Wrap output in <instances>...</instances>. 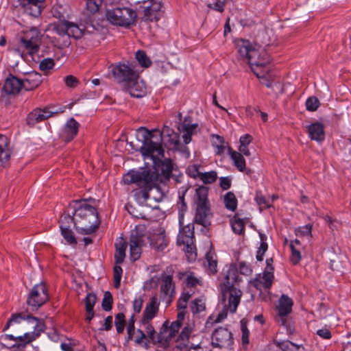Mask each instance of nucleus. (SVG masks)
<instances>
[{
  "mask_svg": "<svg viewBox=\"0 0 351 351\" xmlns=\"http://www.w3.org/2000/svg\"><path fill=\"white\" fill-rule=\"evenodd\" d=\"M159 176L156 171L139 168L131 169L123 177L125 184H135L141 190L136 191L134 197L136 202L143 206H152L148 201L152 198L156 202H160L163 194L158 185Z\"/></svg>",
  "mask_w": 351,
  "mask_h": 351,
  "instance_id": "f257e3e1",
  "label": "nucleus"
},
{
  "mask_svg": "<svg viewBox=\"0 0 351 351\" xmlns=\"http://www.w3.org/2000/svg\"><path fill=\"white\" fill-rule=\"evenodd\" d=\"M162 136L169 137V141L172 144L173 149L180 146L179 137L176 133L168 126L165 125L161 132H158L156 141H153L156 136L152 132L145 128L141 127L137 130V138L142 141L140 152L143 156H163L164 149L162 146Z\"/></svg>",
  "mask_w": 351,
  "mask_h": 351,
  "instance_id": "f03ea898",
  "label": "nucleus"
},
{
  "mask_svg": "<svg viewBox=\"0 0 351 351\" xmlns=\"http://www.w3.org/2000/svg\"><path fill=\"white\" fill-rule=\"evenodd\" d=\"M239 58L246 59L253 73L261 77L259 71L270 62L267 51L258 45H252L250 40L238 39L235 40Z\"/></svg>",
  "mask_w": 351,
  "mask_h": 351,
  "instance_id": "7ed1b4c3",
  "label": "nucleus"
},
{
  "mask_svg": "<svg viewBox=\"0 0 351 351\" xmlns=\"http://www.w3.org/2000/svg\"><path fill=\"white\" fill-rule=\"evenodd\" d=\"M79 206L75 209V228L78 233L90 234L94 232L100 224L96 208L86 204V200L79 201Z\"/></svg>",
  "mask_w": 351,
  "mask_h": 351,
  "instance_id": "20e7f679",
  "label": "nucleus"
},
{
  "mask_svg": "<svg viewBox=\"0 0 351 351\" xmlns=\"http://www.w3.org/2000/svg\"><path fill=\"white\" fill-rule=\"evenodd\" d=\"M208 195V187L200 186L196 189L193 198L195 206L193 221L202 226V231L209 230L213 217Z\"/></svg>",
  "mask_w": 351,
  "mask_h": 351,
  "instance_id": "39448f33",
  "label": "nucleus"
},
{
  "mask_svg": "<svg viewBox=\"0 0 351 351\" xmlns=\"http://www.w3.org/2000/svg\"><path fill=\"white\" fill-rule=\"evenodd\" d=\"M238 281L237 269L232 266L228 269L225 281L221 285V288L223 300H225L226 298H229V308L232 313L236 312L242 294L241 290L235 286Z\"/></svg>",
  "mask_w": 351,
  "mask_h": 351,
  "instance_id": "423d86ee",
  "label": "nucleus"
},
{
  "mask_svg": "<svg viewBox=\"0 0 351 351\" xmlns=\"http://www.w3.org/2000/svg\"><path fill=\"white\" fill-rule=\"evenodd\" d=\"M21 320H27L28 324H32V328L37 333L25 332L23 335L15 337V341L29 343L39 335L40 332L44 330V323L41 319L32 315H25L23 313L12 315L3 330H7L12 322L20 323Z\"/></svg>",
  "mask_w": 351,
  "mask_h": 351,
  "instance_id": "0eeeda50",
  "label": "nucleus"
},
{
  "mask_svg": "<svg viewBox=\"0 0 351 351\" xmlns=\"http://www.w3.org/2000/svg\"><path fill=\"white\" fill-rule=\"evenodd\" d=\"M106 16L107 20L113 25L129 27L134 23L136 13L130 8L118 6L108 9Z\"/></svg>",
  "mask_w": 351,
  "mask_h": 351,
  "instance_id": "6e6552de",
  "label": "nucleus"
},
{
  "mask_svg": "<svg viewBox=\"0 0 351 351\" xmlns=\"http://www.w3.org/2000/svg\"><path fill=\"white\" fill-rule=\"evenodd\" d=\"M150 235L143 226H136L131 232L130 249L131 258L135 261L140 258L142 248L149 243Z\"/></svg>",
  "mask_w": 351,
  "mask_h": 351,
  "instance_id": "1a4fd4ad",
  "label": "nucleus"
},
{
  "mask_svg": "<svg viewBox=\"0 0 351 351\" xmlns=\"http://www.w3.org/2000/svg\"><path fill=\"white\" fill-rule=\"evenodd\" d=\"M42 34L39 29L33 27L23 32V36L21 38L20 48H23L30 55H33L38 51Z\"/></svg>",
  "mask_w": 351,
  "mask_h": 351,
  "instance_id": "9d476101",
  "label": "nucleus"
},
{
  "mask_svg": "<svg viewBox=\"0 0 351 351\" xmlns=\"http://www.w3.org/2000/svg\"><path fill=\"white\" fill-rule=\"evenodd\" d=\"M49 300L47 289L43 283L34 285L27 298V304L32 311H37Z\"/></svg>",
  "mask_w": 351,
  "mask_h": 351,
  "instance_id": "9b49d317",
  "label": "nucleus"
},
{
  "mask_svg": "<svg viewBox=\"0 0 351 351\" xmlns=\"http://www.w3.org/2000/svg\"><path fill=\"white\" fill-rule=\"evenodd\" d=\"M112 73L119 82L125 83V84L138 77V73L134 71V64L129 62L119 63L112 69Z\"/></svg>",
  "mask_w": 351,
  "mask_h": 351,
  "instance_id": "f8f14e48",
  "label": "nucleus"
},
{
  "mask_svg": "<svg viewBox=\"0 0 351 351\" xmlns=\"http://www.w3.org/2000/svg\"><path fill=\"white\" fill-rule=\"evenodd\" d=\"M163 156H156L154 155L153 156H144V158H151L154 162V167L152 168L149 167H143L146 169H152L156 171L157 173H158L159 179L158 181L162 182V177L164 178L169 180L173 170V164L171 160L165 159L164 160H159V157H163Z\"/></svg>",
  "mask_w": 351,
  "mask_h": 351,
  "instance_id": "ddd939ff",
  "label": "nucleus"
},
{
  "mask_svg": "<svg viewBox=\"0 0 351 351\" xmlns=\"http://www.w3.org/2000/svg\"><path fill=\"white\" fill-rule=\"evenodd\" d=\"M182 325L178 322L174 321L169 324L168 320L165 321L162 324L159 333L157 334V342L169 344L176 337Z\"/></svg>",
  "mask_w": 351,
  "mask_h": 351,
  "instance_id": "4468645a",
  "label": "nucleus"
},
{
  "mask_svg": "<svg viewBox=\"0 0 351 351\" xmlns=\"http://www.w3.org/2000/svg\"><path fill=\"white\" fill-rule=\"evenodd\" d=\"M211 343L214 348H230L233 343L232 334L226 328L219 327L212 334Z\"/></svg>",
  "mask_w": 351,
  "mask_h": 351,
  "instance_id": "2eb2a0df",
  "label": "nucleus"
},
{
  "mask_svg": "<svg viewBox=\"0 0 351 351\" xmlns=\"http://www.w3.org/2000/svg\"><path fill=\"white\" fill-rule=\"evenodd\" d=\"M194 239V225L189 224L184 226L180 230L178 235L177 243L179 245H184L186 247V250L190 255L195 258L196 254H193V249L195 248L193 244Z\"/></svg>",
  "mask_w": 351,
  "mask_h": 351,
  "instance_id": "dca6fc26",
  "label": "nucleus"
},
{
  "mask_svg": "<svg viewBox=\"0 0 351 351\" xmlns=\"http://www.w3.org/2000/svg\"><path fill=\"white\" fill-rule=\"evenodd\" d=\"M293 304V300L285 294L282 295L278 301L277 309L279 318L278 322L286 327H287V316L291 312Z\"/></svg>",
  "mask_w": 351,
  "mask_h": 351,
  "instance_id": "f3484780",
  "label": "nucleus"
},
{
  "mask_svg": "<svg viewBox=\"0 0 351 351\" xmlns=\"http://www.w3.org/2000/svg\"><path fill=\"white\" fill-rule=\"evenodd\" d=\"M23 88V82L17 77L10 74L5 80L3 92L7 95H17Z\"/></svg>",
  "mask_w": 351,
  "mask_h": 351,
  "instance_id": "a211bd4d",
  "label": "nucleus"
},
{
  "mask_svg": "<svg viewBox=\"0 0 351 351\" xmlns=\"http://www.w3.org/2000/svg\"><path fill=\"white\" fill-rule=\"evenodd\" d=\"M55 113H56V111L49 110L47 108L44 109L36 108L28 114L27 117V123L29 125L33 126L36 123L49 118Z\"/></svg>",
  "mask_w": 351,
  "mask_h": 351,
  "instance_id": "6ab92c4d",
  "label": "nucleus"
},
{
  "mask_svg": "<svg viewBox=\"0 0 351 351\" xmlns=\"http://www.w3.org/2000/svg\"><path fill=\"white\" fill-rule=\"evenodd\" d=\"M125 88L132 97L136 98L143 97L146 93L145 83L138 77L125 84Z\"/></svg>",
  "mask_w": 351,
  "mask_h": 351,
  "instance_id": "aec40b11",
  "label": "nucleus"
},
{
  "mask_svg": "<svg viewBox=\"0 0 351 351\" xmlns=\"http://www.w3.org/2000/svg\"><path fill=\"white\" fill-rule=\"evenodd\" d=\"M19 1L24 13L34 18L40 15L42 3L32 0H19Z\"/></svg>",
  "mask_w": 351,
  "mask_h": 351,
  "instance_id": "412c9836",
  "label": "nucleus"
},
{
  "mask_svg": "<svg viewBox=\"0 0 351 351\" xmlns=\"http://www.w3.org/2000/svg\"><path fill=\"white\" fill-rule=\"evenodd\" d=\"M12 153L8 138L0 134V167H6Z\"/></svg>",
  "mask_w": 351,
  "mask_h": 351,
  "instance_id": "4be33fe9",
  "label": "nucleus"
},
{
  "mask_svg": "<svg viewBox=\"0 0 351 351\" xmlns=\"http://www.w3.org/2000/svg\"><path fill=\"white\" fill-rule=\"evenodd\" d=\"M158 305L157 298L155 296L152 297L143 311L141 321L143 325L148 324V323H149V322L156 315L158 311Z\"/></svg>",
  "mask_w": 351,
  "mask_h": 351,
  "instance_id": "5701e85b",
  "label": "nucleus"
},
{
  "mask_svg": "<svg viewBox=\"0 0 351 351\" xmlns=\"http://www.w3.org/2000/svg\"><path fill=\"white\" fill-rule=\"evenodd\" d=\"M21 80L23 89L29 91L36 88L41 84L43 79L40 73L32 71L28 73Z\"/></svg>",
  "mask_w": 351,
  "mask_h": 351,
  "instance_id": "b1692460",
  "label": "nucleus"
},
{
  "mask_svg": "<svg viewBox=\"0 0 351 351\" xmlns=\"http://www.w3.org/2000/svg\"><path fill=\"white\" fill-rule=\"evenodd\" d=\"M308 134L311 140L317 142H322L325 138L324 126V125L316 121L308 126Z\"/></svg>",
  "mask_w": 351,
  "mask_h": 351,
  "instance_id": "393cba45",
  "label": "nucleus"
},
{
  "mask_svg": "<svg viewBox=\"0 0 351 351\" xmlns=\"http://www.w3.org/2000/svg\"><path fill=\"white\" fill-rule=\"evenodd\" d=\"M148 1L150 5L144 9V18L150 21H158L159 19L158 14L162 8L161 2L156 0H148Z\"/></svg>",
  "mask_w": 351,
  "mask_h": 351,
  "instance_id": "a878e982",
  "label": "nucleus"
},
{
  "mask_svg": "<svg viewBox=\"0 0 351 351\" xmlns=\"http://www.w3.org/2000/svg\"><path fill=\"white\" fill-rule=\"evenodd\" d=\"M274 274L272 271L265 270L261 278H256L254 282V287L259 290L269 289L272 285Z\"/></svg>",
  "mask_w": 351,
  "mask_h": 351,
  "instance_id": "bb28decb",
  "label": "nucleus"
},
{
  "mask_svg": "<svg viewBox=\"0 0 351 351\" xmlns=\"http://www.w3.org/2000/svg\"><path fill=\"white\" fill-rule=\"evenodd\" d=\"M79 127V123L73 118L67 121L64 128V134L66 136L65 141L66 142L71 141L77 136Z\"/></svg>",
  "mask_w": 351,
  "mask_h": 351,
  "instance_id": "cd10ccee",
  "label": "nucleus"
},
{
  "mask_svg": "<svg viewBox=\"0 0 351 351\" xmlns=\"http://www.w3.org/2000/svg\"><path fill=\"white\" fill-rule=\"evenodd\" d=\"M167 239L163 233L150 236V246L156 251L162 252L167 246Z\"/></svg>",
  "mask_w": 351,
  "mask_h": 351,
  "instance_id": "c85d7f7f",
  "label": "nucleus"
},
{
  "mask_svg": "<svg viewBox=\"0 0 351 351\" xmlns=\"http://www.w3.org/2000/svg\"><path fill=\"white\" fill-rule=\"evenodd\" d=\"M160 291L165 297L171 298L174 292L173 278L171 276H165L162 279L160 286Z\"/></svg>",
  "mask_w": 351,
  "mask_h": 351,
  "instance_id": "c756f323",
  "label": "nucleus"
},
{
  "mask_svg": "<svg viewBox=\"0 0 351 351\" xmlns=\"http://www.w3.org/2000/svg\"><path fill=\"white\" fill-rule=\"evenodd\" d=\"M126 248L127 245L125 242L122 239L115 243V264H121L124 261Z\"/></svg>",
  "mask_w": 351,
  "mask_h": 351,
  "instance_id": "7c9ffc66",
  "label": "nucleus"
},
{
  "mask_svg": "<svg viewBox=\"0 0 351 351\" xmlns=\"http://www.w3.org/2000/svg\"><path fill=\"white\" fill-rule=\"evenodd\" d=\"M228 152L231 159L233 160L234 166L239 171H243L245 169V161L241 153L233 151L230 147L228 148Z\"/></svg>",
  "mask_w": 351,
  "mask_h": 351,
  "instance_id": "2f4dec72",
  "label": "nucleus"
},
{
  "mask_svg": "<svg viewBox=\"0 0 351 351\" xmlns=\"http://www.w3.org/2000/svg\"><path fill=\"white\" fill-rule=\"evenodd\" d=\"M191 117H186L184 121L178 127V130L182 132H187L192 136L198 128L197 123H191Z\"/></svg>",
  "mask_w": 351,
  "mask_h": 351,
  "instance_id": "473e14b6",
  "label": "nucleus"
},
{
  "mask_svg": "<svg viewBox=\"0 0 351 351\" xmlns=\"http://www.w3.org/2000/svg\"><path fill=\"white\" fill-rule=\"evenodd\" d=\"M215 256V254L210 251L206 254L205 258L207 263V269L212 274H215L217 272V261Z\"/></svg>",
  "mask_w": 351,
  "mask_h": 351,
  "instance_id": "72a5a7b5",
  "label": "nucleus"
},
{
  "mask_svg": "<svg viewBox=\"0 0 351 351\" xmlns=\"http://www.w3.org/2000/svg\"><path fill=\"white\" fill-rule=\"evenodd\" d=\"M193 323H187L178 337V341H181L184 346L186 345L190 335L193 330Z\"/></svg>",
  "mask_w": 351,
  "mask_h": 351,
  "instance_id": "f704fd0d",
  "label": "nucleus"
},
{
  "mask_svg": "<svg viewBox=\"0 0 351 351\" xmlns=\"http://www.w3.org/2000/svg\"><path fill=\"white\" fill-rule=\"evenodd\" d=\"M223 202L227 209L231 211H234L237 209V199L232 192H228L225 195Z\"/></svg>",
  "mask_w": 351,
  "mask_h": 351,
  "instance_id": "c9c22d12",
  "label": "nucleus"
},
{
  "mask_svg": "<svg viewBox=\"0 0 351 351\" xmlns=\"http://www.w3.org/2000/svg\"><path fill=\"white\" fill-rule=\"evenodd\" d=\"M60 227L61 234L69 245H75L77 240L74 236L73 231L70 229L69 226H62Z\"/></svg>",
  "mask_w": 351,
  "mask_h": 351,
  "instance_id": "e433bc0d",
  "label": "nucleus"
},
{
  "mask_svg": "<svg viewBox=\"0 0 351 351\" xmlns=\"http://www.w3.org/2000/svg\"><path fill=\"white\" fill-rule=\"evenodd\" d=\"M188 191V188H185L183 191L182 194L179 196V202H178V209H179V222L180 224L182 223V220L184 217V212L187 209V205L184 202V196L186 193Z\"/></svg>",
  "mask_w": 351,
  "mask_h": 351,
  "instance_id": "4c0bfd02",
  "label": "nucleus"
},
{
  "mask_svg": "<svg viewBox=\"0 0 351 351\" xmlns=\"http://www.w3.org/2000/svg\"><path fill=\"white\" fill-rule=\"evenodd\" d=\"M136 59L138 64L145 68L149 67L151 64L152 61L150 59L147 57L146 53L143 50H138L136 53Z\"/></svg>",
  "mask_w": 351,
  "mask_h": 351,
  "instance_id": "58836bf2",
  "label": "nucleus"
},
{
  "mask_svg": "<svg viewBox=\"0 0 351 351\" xmlns=\"http://www.w3.org/2000/svg\"><path fill=\"white\" fill-rule=\"evenodd\" d=\"M231 226L233 232L237 234H242L244 232L245 223L243 219L237 218V216L231 220Z\"/></svg>",
  "mask_w": 351,
  "mask_h": 351,
  "instance_id": "ea45409f",
  "label": "nucleus"
},
{
  "mask_svg": "<svg viewBox=\"0 0 351 351\" xmlns=\"http://www.w3.org/2000/svg\"><path fill=\"white\" fill-rule=\"evenodd\" d=\"M205 302L202 298L194 300L191 304V309L193 314L199 313L205 310Z\"/></svg>",
  "mask_w": 351,
  "mask_h": 351,
  "instance_id": "a19ab883",
  "label": "nucleus"
},
{
  "mask_svg": "<svg viewBox=\"0 0 351 351\" xmlns=\"http://www.w3.org/2000/svg\"><path fill=\"white\" fill-rule=\"evenodd\" d=\"M125 315L123 313H119L115 315L114 325L117 333H122L124 330L125 319Z\"/></svg>",
  "mask_w": 351,
  "mask_h": 351,
  "instance_id": "79ce46f5",
  "label": "nucleus"
},
{
  "mask_svg": "<svg viewBox=\"0 0 351 351\" xmlns=\"http://www.w3.org/2000/svg\"><path fill=\"white\" fill-rule=\"evenodd\" d=\"M67 26L68 36H73L77 38L82 36V30L76 24L67 21Z\"/></svg>",
  "mask_w": 351,
  "mask_h": 351,
  "instance_id": "37998d69",
  "label": "nucleus"
},
{
  "mask_svg": "<svg viewBox=\"0 0 351 351\" xmlns=\"http://www.w3.org/2000/svg\"><path fill=\"white\" fill-rule=\"evenodd\" d=\"M217 173L215 171L202 173L200 175V180L205 184H212L216 181Z\"/></svg>",
  "mask_w": 351,
  "mask_h": 351,
  "instance_id": "c03bdc74",
  "label": "nucleus"
},
{
  "mask_svg": "<svg viewBox=\"0 0 351 351\" xmlns=\"http://www.w3.org/2000/svg\"><path fill=\"white\" fill-rule=\"evenodd\" d=\"M112 295L110 291H106L102 300L101 306L104 311H110L112 307Z\"/></svg>",
  "mask_w": 351,
  "mask_h": 351,
  "instance_id": "a18cd8bd",
  "label": "nucleus"
},
{
  "mask_svg": "<svg viewBox=\"0 0 351 351\" xmlns=\"http://www.w3.org/2000/svg\"><path fill=\"white\" fill-rule=\"evenodd\" d=\"M97 297L95 293H88L85 299H84V303L86 306V311L90 312L91 311H93L94 306L96 303Z\"/></svg>",
  "mask_w": 351,
  "mask_h": 351,
  "instance_id": "49530a36",
  "label": "nucleus"
},
{
  "mask_svg": "<svg viewBox=\"0 0 351 351\" xmlns=\"http://www.w3.org/2000/svg\"><path fill=\"white\" fill-rule=\"evenodd\" d=\"M119 264H116L114 267V286L115 288H119L121 285V279L123 269Z\"/></svg>",
  "mask_w": 351,
  "mask_h": 351,
  "instance_id": "de8ad7c7",
  "label": "nucleus"
},
{
  "mask_svg": "<svg viewBox=\"0 0 351 351\" xmlns=\"http://www.w3.org/2000/svg\"><path fill=\"white\" fill-rule=\"evenodd\" d=\"M319 99L314 96L308 97L306 101V107L308 111H315L319 106Z\"/></svg>",
  "mask_w": 351,
  "mask_h": 351,
  "instance_id": "09e8293b",
  "label": "nucleus"
},
{
  "mask_svg": "<svg viewBox=\"0 0 351 351\" xmlns=\"http://www.w3.org/2000/svg\"><path fill=\"white\" fill-rule=\"evenodd\" d=\"M312 226L306 224V226L298 228L295 230V234L297 237H311Z\"/></svg>",
  "mask_w": 351,
  "mask_h": 351,
  "instance_id": "8fccbe9b",
  "label": "nucleus"
},
{
  "mask_svg": "<svg viewBox=\"0 0 351 351\" xmlns=\"http://www.w3.org/2000/svg\"><path fill=\"white\" fill-rule=\"evenodd\" d=\"M73 223L75 225V213L73 216H71L69 213H63L59 220L60 227H63L62 226H69L70 223Z\"/></svg>",
  "mask_w": 351,
  "mask_h": 351,
  "instance_id": "3c124183",
  "label": "nucleus"
},
{
  "mask_svg": "<svg viewBox=\"0 0 351 351\" xmlns=\"http://www.w3.org/2000/svg\"><path fill=\"white\" fill-rule=\"evenodd\" d=\"M67 21H63L55 26L56 32L60 36H68Z\"/></svg>",
  "mask_w": 351,
  "mask_h": 351,
  "instance_id": "603ef678",
  "label": "nucleus"
},
{
  "mask_svg": "<svg viewBox=\"0 0 351 351\" xmlns=\"http://www.w3.org/2000/svg\"><path fill=\"white\" fill-rule=\"evenodd\" d=\"M54 66V61L52 58H45L39 64V68L41 71H47L51 69Z\"/></svg>",
  "mask_w": 351,
  "mask_h": 351,
  "instance_id": "864d4df0",
  "label": "nucleus"
},
{
  "mask_svg": "<svg viewBox=\"0 0 351 351\" xmlns=\"http://www.w3.org/2000/svg\"><path fill=\"white\" fill-rule=\"evenodd\" d=\"M241 330L242 331V341L243 344L249 343L250 331L247 329V324L243 319L241 321Z\"/></svg>",
  "mask_w": 351,
  "mask_h": 351,
  "instance_id": "5fc2aeb1",
  "label": "nucleus"
},
{
  "mask_svg": "<svg viewBox=\"0 0 351 351\" xmlns=\"http://www.w3.org/2000/svg\"><path fill=\"white\" fill-rule=\"evenodd\" d=\"M8 340L15 341V337L12 335H5L1 336L0 338L1 346L7 348H12L16 346V344L8 343L7 342Z\"/></svg>",
  "mask_w": 351,
  "mask_h": 351,
  "instance_id": "6e6d98bb",
  "label": "nucleus"
},
{
  "mask_svg": "<svg viewBox=\"0 0 351 351\" xmlns=\"http://www.w3.org/2000/svg\"><path fill=\"white\" fill-rule=\"evenodd\" d=\"M268 245L266 242H261V245L259 248L256 252V258L258 261H262L263 260V256L266 251L267 250Z\"/></svg>",
  "mask_w": 351,
  "mask_h": 351,
  "instance_id": "4d7b16f0",
  "label": "nucleus"
},
{
  "mask_svg": "<svg viewBox=\"0 0 351 351\" xmlns=\"http://www.w3.org/2000/svg\"><path fill=\"white\" fill-rule=\"evenodd\" d=\"M64 82L69 88H75L79 84V80L73 75H69L64 77Z\"/></svg>",
  "mask_w": 351,
  "mask_h": 351,
  "instance_id": "13d9d810",
  "label": "nucleus"
},
{
  "mask_svg": "<svg viewBox=\"0 0 351 351\" xmlns=\"http://www.w3.org/2000/svg\"><path fill=\"white\" fill-rule=\"evenodd\" d=\"M187 173L191 178H199L200 179V175L202 173L199 171V167L197 165H192L188 167Z\"/></svg>",
  "mask_w": 351,
  "mask_h": 351,
  "instance_id": "bf43d9fd",
  "label": "nucleus"
},
{
  "mask_svg": "<svg viewBox=\"0 0 351 351\" xmlns=\"http://www.w3.org/2000/svg\"><path fill=\"white\" fill-rule=\"evenodd\" d=\"M224 0H216L213 3L208 4V7L216 11L222 12L224 10Z\"/></svg>",
  "mask_w": 351,
  "mask_h": 351,
  "instance_id": "052dcab7",
  "label": "nucleus"
},
{
  "mask_svg": "<svg viewBox=\"0 0 351 351\" xmlns=\"http://www.w3.org/2000/svg\"><path fill=\"white\" fill-rule=\"evenodd\" d=\"M135 335L134 342L137 345H141L143 343V341L147 338L145 332L141 329L136 330Z\"/></svg>",
  "mask_w": 351,
  "mask_h": 351,
  "instance_id": "680f3d73",
  "label": "nucleus"
},
{
  "mask_svg": "<svg viewBox=\"0 0 351 351\" xmlns=\"http://www.w3.org/2000/svg\"><path fill=\"white\" fill-rule=\"evenodd\" d=\"M143 304V300L142 297H138L133 301V308L135 313H139L141 311Z\"/></svg>",
  "mask_w": 351,
  "mask_h": 351,
  "instance_id": "e2e57ef3",
  "label": "nucleus"
},
{
  "mask_svg": "<svg viewBox=\"0 0 351 351\" xmlns=\"http://www.w3.org/2000/svg\"><path fill=\"white\" fill-rule=\"evenodd\" d=\"M255 200L259 206H263L264 208L269 207L267 201L266 200L265 197L260 192L256 193V195L255 197Z\"/></svg>",
  "mask_w": 351,
  "mask_h": 351,
  "instance_id": "0e129e2a",
  "label": "nucleus"
},
{
  "mask_svg": "<svg viewBox=\"0 0 351 351\" xmlns=\"http://www.w3.org/2000/svg\"><path fill=\"white\" fill-rule=\"evenodd\" d=\"M145 326H146L145 330L149 339L153 341L156 339L157 340V335H156L154 328L151 324H149V323H148V324H145Z\"/></svg>",
  "mask_w": 351,
  "mask_h": 351,
  "instance_id": "69168bd1",
  "label": "nucleus"
},
{
  "mask_svg": "<svg viewBox=\"0 0 351 351\" xmlns=\"http://www.w3.org/2000/svg\"><path fill=\"white\" fill-rule=\"evenodd\" d=\"M316 334L324 339H330L332 336L330 331L326 328L317 330Z\"/></svg>",
  "mask_w": 351,
  "mask_h": 351,
  "instance_id": "338daca9",
  "label": "nucleus"
},
{
  "mask_svg": "<svg viewBox=\"0 0 351 351\" xmlns=\"http://www.w3.org/2000/svg\"><path fill=\"white\" fill-rule=\"evenodd\" d=\"M220 186L223 190H228L231 186V179L229 177H221L219 178Z\"/></svg>",
  "mask_w": 351,
  "mask_h": 351,
  "instance_id": "774afa93",
  "label": "nucleus"
}]
</instances>
